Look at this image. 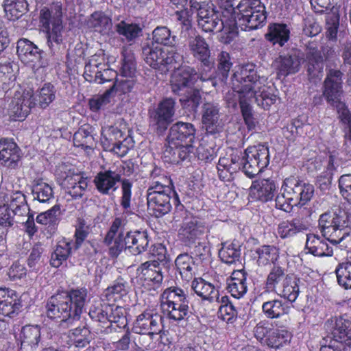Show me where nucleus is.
<instances>
[{
	"label": "nucleus",
	"instance_id": "22",
	"mask_svg": "<svg viewBox=\"0 0 351 351\" xmlns=\"http://www.w3.org/2000/svg\"><path fill=\"white\" fill-rule=\"evenodd\" d=\"M195 132V128L192 123L178 121L170 128L168 145L171 147H175L180 143H193Z\"/></svg>",
	"mask_w": 351,
	"mask_h": 351
},
{
	"label": "nucleus",
	"instance_id": "19",
	"mask_svg": "<svg viewBox=\"0 0 351 351\" xmlns=\"http://www.w3.org/2000/svg\"><path fill=\"white\" fill-rule=\"evenodd\" d=\"M16 51L21 61L30 64L33 69L38 70L47 64L42 60L43 51L27 39H20L17 42Z\"/></svg>",
	"mask_w": 351,
	"mask_h": 351
},
{
	"label": "nucleus",
	"instance_id": "64",
	"mask_svg": "<svg viewBox=\"0 0 351 351\" xmlns=\"http://www.w3.org/2000/svg\"><path fill=\"white\" fill-rule=\"evenodd\" d=\"M123 133L117 127L105 126L101 130V142L104 146L110 147L122 137Z\"/></svg>",
	"mask_w": 351,
	"mask_h": 351
},
{
	"label": "nucleus",
	"instance_id": "47",
	"mask_svg": "<svg viewBox=\"0 0 351 351\" xmlns=\"http://www.w3.org/2000/svg\"><path fill=\"white\" fill-rule=\"evenodd\" d=\"M175 264L182 278L189 282L194 274V262L193 258L187 254H180L175 261Z\"/></svg>",
	"mask_w": 351,
	"mask_h": 351
},
{
	"label": "nucleus",
	"instance_id": "45",
	"mask_svg": "<svg viewBox=\"0 0 351 351\" xmlns=\"http://www.w3.org/2000/svg\"><path fill=\"white\" fill-rule=\"evenodd\" d=\"M128 293V284L123 278L116 280L113 284L104 290L101 295L103 300L116 302Z\"/></svg>",
	"mask_w": 351,
	"mask_h": 351
},
{
	"label": "nucleus",
	"instance_id": "4",
	"mask_svg": "<svg viewBox=\"0 0 351 351\" xmlns=\"http://www.w3.org/2000/svg\"><path fill=\"white\" fill-rule=\"evenodd\" d=\"M86 296L87 290L84 288L71 289L66 294L51 296L46 305L47 317L60 319L62 326L72 325L80 319Z\"/></svg>",
	"mask_w": 351,
	"mask_h": 351
},
{
	"label": "nucleus",
	"instance_id": "30",
	"mask_svg": "<svg viewBox=\"0 0 351 351\" xmlns=\"http://www.w3.org/2000/svg\"><path fill=\"white\" fill-rule=\"evenodd\" d=\"M276 189V184L272 180L255 181L250 187V195L253 199L267 202L273 198Z\"/></svg>",
	"mask_w": 351,
	"mask_h": 351
},
{
	"label": "nucleus",
	"instance_id": "53",
	"mask_svg": "<svg viewBox=\"0 0 351 351\" xmlns=\"http://www.w3.org/2000/svg\"><path fill=\"white\" fill-rule=\"evenodd\" d=\"M69 344L76 348H84L91 339L90 332L86 327L76 328L70 330L68 335Z\"/></svg>",
	"mask_w": 351,
	"mask_h": 351
},
{
	"label": "nucleus",
	"instance_id": "58",
	"mask_svg": "<svg viewBox=\"0 0 351 351\" xmlns=\"http://www.w3.org/2000/svg\"><path fill=\"white\" fill-rule=\"evenodd\" d=\"M336 108L338 118L343 125L345 138L351 141V112L346 104L342 102L333 106Z\"/></svg>",
	"mask_w": 351,
	"mask_h": 351
},
{
	"label": "nucleus",
	"instance_id": "62",
	"mask_svg": "<svg viewBox=\"0 0 351 351\" xmlns=\"http://www.w3.org/2000/svg\"><path fill=\"white\" fill-rule=\"evenodd\" d=\"M109 308L110 304L102 303L101 301L96 302L90 307L89 315L93 320L104 323L108 321Z\"/></svg>",
	"mask_w": 351,
	"mask_h": 351
},
{
	"label": "nucleus",
	"instance_id": "60",
	"mask_svg": "<svg viewBox=\"0 0 351 351\" xmlns=\"http://www.w3.org/2000/svg\"><path fill=\"white\" fill-rule=\"evenodd\" d=\"M56 90L50 84H45L36 95V100L42 108H47L55 99ZM35 100V98H34Z\"/></svg>",
	"mask_w": 351,
	"mask_h": 351
},
{
	"label": "nucleus",
	"instance_id": "41",
	"mask_svg": "<svg viewBox=\"0 0 351 351\" xmlns=\"http://www.w3.org/2000/svg\"><path fill=\"white\" fill-rule=\"evenodd\" d=\"M300 280L293 276H289L285 278L282 285L276 292L280 296L287 299L291 302L296 300L299 295V283Z\"/></svg>",
	"mask_w": 351,
	"mask_h": 351
},
{
	"label": "nucleus",
	"instance_id": "35",
	"mask_svg": "<svg viewBox=\"0 0 351 351\" xmlns=\"http://www.w3.org/2000/svg\"><path fill=\"white\" fill-rule=\"evenodd\" d=\"M202 123L207 132L215 133L219 127V108L216 104L206 102L203 105Z\"/></svg>",
	"mask_w": 351,
	"mask_h": 351
},
{
	"label": "nucleus",
	"instance_id": "43",
	"mask_svg": "<svg viewBox=\"0 0 351 351\" xmlns=\"http://www.w3.org/2000/svg\"><path fill=\"white\" fill-rule=\"evenodd\" d=\"M290 306L281 300L275 299L265 302L262 305V310L267 318H278L289 314Z\"/></svg>",
	"mask_w": 351,
	"mask_h": 351
},
{
	"label": "nucleus",
	"instance_id": "27",
	"mask_svg": "<svg viewBox=\"0 0 351 351\" xmlns=\"http://www.w3.org/2000/svg\"><path fill=\"white\" fill-rule=\"evenodd\" d=\"M187 46L190 53L204 65L209 66L210 51L206 40L199 35L191 36L187 40Z\"/></svg>",
	"mask_w": 351,
	"mask_h": 351
},
{
	"label": "nucleus",
	"instance_id": "10",
	"mask_svg": "<svg viewBox=\"0 0 351 351\" xmlns=\"http://www.w3.org/2000/svg\"><path fill=\"white\" fill-rule=\"evenodd\" d=\"M256 339L264 346L278 350L288 345L291 340L292 334L286 328H274L266 321L260 322L254 329Z\"/></svg>",
	"mask_w": 351,
	"mask_h": 351
},
{
	"label": "nucleus",
	"instance_id": "56",
	"mask_svg": "<svg viewBox=\"0 0 351 351\" xmlns=\"http://www.w3.org/2000/svg\"><path fill=\"white\" fill-rule=\"evenodd\" d=\"M289 276L285 274L281 267L274 266L268 274L266 286L268 289L277 292L280 287L282 285L285 278Z\"/></svg>",
	"mask_w": 351,
	"mask_h": 351
},
{
	"label": "nucleus",
	"instance_id": "2",
	"mask_svg": "<svg viewBox=\"0 0 351 351\" xmlns=\"http://www.w3.org/2000/svg\"><path fill=\"white\" fill-rule=\"evenodd\" d=\"M228 158H220L217 165L219 171L226 170L231 174L242 170L249 178H253L262 172L269 163V152L267 146L257 145L248 147L243 152L233 151Z\"/></svg>",
	"mask_w": 351,
	"mask_h": 351
},
{
	"label": "nucleus",
	"instance_id": "44",
	"mask_svg": "<svg viewBox=\"0 0 351 351\" xmlns=\"http://www.w3.org/2000/svg\"><path fill=\"white\" fill-rule=\"evenodd\" d=\"M21 346L35 348L40 341V328L38 325H25L20 333Z\"/></svg>",
	"mask_w": 351,
	"mask_h": 351
},
{
	"label": "nucleus",
	"instance_id": "54",
	"mask_svg": "<svg viewBox=\"0 0 351 351\" xmlns=\"http://www.w3.org/2000/svg\"><path fill=\"white\" fill-rule=\"evenodd\" d=\"M153 42L165 46H173L176 36L171 34V30L166 26H158L152 32Z\"/></svg>",
	"mask_w": 351,
	"mask_h": 351
},
{
	"label": "nucleus",
	"instance_id": "49",
	"mask_svg": "<svg viewBox=\"0 0 351 351\" xmlns=\"http://www.w3.org/2000/svg\"><path fill=\"white\" fill-rule=\"evenodd\" d=\"M61 210L59 205H54L45 212L40 213L36 218L38 223L54 229L60 221Z\"/></svg>",
	"mask_w": 351,
	"mask_h": 351
},
{
	"label": "nucleus",
	"instance_id": "11",
	"mask_svg": "<svg viewBox=\"0 0 351 351\" xmlns=\"http://www.w3.org/2000/svg\"><path fill=\"white\" fill-rule=\"evenodd\" d=\"M143 55L144 60L147 64L162 72L167 71L169 66L177 62V59L180 56L174 50H169L154 45V43L143 47Z\"/></svg>",
	"mask_w": 351,
	"mask_h": 351
},
{
	"label": "nucleus",
	"instance_id": "20",
	"mask_svg": "<svg viewBox=\"0 0 351 351\" xmlns=\"http://www.w3.org/2000/svg\"><path fill=\"white\" fill-rule=\"evenodd\" d=\"M0 204H5L18 216H25L29 213L25 195L21 191H10L3 184L0 186Z\"/></svg>",
	"mask_w": 351,
	"mask_h": 351
},
{
	"label": "nucleus",
	"instance_id": "28",
	"mask_svg": "<svg viewBox=\"0 0 351 351\" xmlns=\"http://www.w3.org/2000/svg\"><path fill=\"white\" fill-rule=\"evenodd\" d=\"M206 230L205 226L195 217L185 219L179 230V237L184 242H193Z\"/></svg>",
	"mask_w": 351,
	"mask_h": 351
},
{
	"label": "nucleus",
	"instance_id": "5",
	"mask_svg": "<svg viewBox=\"0 0 351 351\" xmlns=\"http://www.w3.org/2000/svg\"><path fill=\"white\" fill-rule=\"evenodd\" d=\"M124 221L116 218L108 232L104 242L108 246L109 253L117 257L123 249H128L134 254H139L144 252L148 246L149 241L145 232H127L124 234Z\"/></svg>",
	"mask_w": 351,
	"mask_h": 351
},
{
	"label": "nucleus",
	"instance_id": "39",
	"mask_svg": "<svg viewBox=\"0 0 351 351\" xmlns=\"http://www.w3.org/2000/svg\"><path fill=\"white\" fill-rule=\"evenodd\" d=\"M192 288L195 293L204 300H208L212 303L217 298L218 289L213 284L202 278L194 280L192 282Z\"/></svg>",
	"mask_w": 351,
	"mask_h": 351
},
{
	"label": "nucleus",
	"instance_id": "21",
	"mask_svg": "<svg viewBox=\"0 0 351 351\" xmlns=\"http://www.w3.org/2000/svg\"><path fill=\"white\" fill-rule=\"evenodd\" d=\"M161 319V316L158 313L146 310L136 317L133 330L138 334H158L160 332Z\"/></svg>",
	"mask_w": 351,
	"mask_h": 351
},
{
	"label": "nucleus",
	"instance_id": "55",
	"mask_svg": "<svg viewBox=\"0 0 351 351\" xmlns=\"http://www.w3.org/2000/svg\"><path fill=\"white\" fill-rule=\"evenodd\" d=\"M25 0H4V10L10 20L19 19L27 9Z\"/></svg>",
	"mask_w": 351,
	"mask_h": 351
},
{
	"label": "nucleus",
	"instance_id": "40",
	"mask_svg": "<svg viewBox=\"0 0 351 351\" xmlns=\"http://www.w3.org/2000/svg\"><path fill=\"white\" fill-rule=\"evenodd\" d=\"M158 171H160V169H154L152 173L153 181L151 186L147 189V195H151L155 193L165 194V192L166 195H171L173 190L171 180L165 176L157 178L156 176L158 175Z\"/></svg>",
	"mask_w": 351,
	"mask_h": 351
},
{
	"label": "nucleus",
	"instance_id": "29",
	"mask_svg": "<svg viewBox=\"0 0 351 351\" xmlns=\"http://www.w3.org/2000/svg\"><path fill=\"white\" fill-rule=\"evenodd\" d=\"M21 306L19 298L15 291L0 288V313L12 317Z\"/></svg>",
	"mask_w": 351,
	"mask_h": 351
},
{
	"label": "nucleus",
	"instance_id": "57",
	"mask_svg": "<svg viewBox=\"0 0 351 351\" xmlns=\"http://www.w3.org/2000/svg\"><path fill=\"white\" fill-rule=\"evenodd\" d=\"M116 30L119 34L125 37L128 41H132L141 35L142 28L136 23L121 21L116 25Z\"/></svg>",
	"mask_w": 351,
	"mask_h": 351
},
{
	"label": "nucleus",
	"instance_id": "63",
	"mask_svg": "<svg viewBox=\"0 0 351 351\" xmlns=\"http://www.w3.org/2000/svg\"><path fill=\"white\" fill-rule=\"evenodd\" d=\"M16 72L10 63L0 65V83L4 89L14 84Z\"/></svg>",
	"mask_w": 351,
	"mask_h": 351
},
{
	"label": "nucleus",
	"instance_id": "8",
	"mask_svg": "<svg viewBox=\"0 0 351 351\" xmlns=\"http://www.w3.org/2000/svg\"><path fill=\"white\" fill-rule=\"evenodd\" d=\"M62 16V6L59 3L53 4L50 9L43 8L40 12V21L46 32L47 44L51 51L63 41Z\"/></svg>",
	"mask_w": 351,
	"mask_h": 351
},
{
	"label": "nucleus",
	"instance_id": "13",
	"mask_svg": "<svg viewBox=\"0 0 351 351\" xmlns=\"http://www.w3.org/2000/svg\"><path fill=\"white\" fill-rule=\"evenodd\" d=\"M287 194L295 206H304L313 197L315 189L313 184L302 181L294 177H289L284 180Z\"/></svg>",
	"mask_w": 351,
	"mask_h": 351
},
{
	"label": "nucleus",
	"instance_id": "42",
	"mask_svg": "<svg viewBox=\"0 0 351 351\" xmlns=\"http://www.w3.org/2000/svg\"><path fill=\"white\" fill-rule=\"evenodd\" d=\"M255 258L258 266L274 264L279 258V250L274 245H265L255 250Z\"/></svg>",
	"mask_w": 351,
	"mask_h": 351
},
{
	"label": "nucleus",
	"instance_id": "17",
	"mask_svg": "<svg viewBox=\"0 0 351 351\" xmlns=\"http://www.w3.org/2000/svg\"><path fill=\"white\" fill-rule=\"evenodd\" d=\"M36 105L32 92L16 91L8 106V114L12 120H23Z\"/></svg>",
	"mask_w": 351,
	"mask_h": 351
},
{
	"label": "nucleus",
	"instance_id": "31",
	"mask_svg": "<svg viewBox=\"0 0 351 351\" xmlns=\"http://www.w3.org/2000/svg\"><path fill=\"white\" fill-rule=\"evenodd\" d=\"M20 159L19 149L11 139L0 140V161L9 167L14 168Z\"/></svg>",
	"mask_w": 351,
	"mask_h": 351
},
{
	"label": "nucleus",
	"instance_id": "26",
	"mask_svg": "<svg viewBox=\"0 0 351 351\" xmlns=\"http://www.w3.org/2000/svg\"><path fill=\"white\" fill-rule=\"evenodd\" d=\"M89 180L80 173H69L62 181V185L73 198L82 197L87 191Z\"/></svg>",
	"mask_w": 351,
	"mask_h": 351
},
{
	"label": "nucleus",
	"instance_id": "9",
	"mask_svg": "<svg viewBox=\"0 0 351 351\" xmlns=\"http://www.w3.org/2000/svg\"><path fill=\"white\" fill-rule=\"evenodd\" d=\"M236 27L246 30L261 27L266 21L265 7L260 0H241L235 11Z\"/></svg>",
	"mask_w": 351,
	"mask_h": 351
},
{
	"label": "nucleus",
	"instance_id": "37",
	"mask_svg": "<svg viewBox=\"0 0 351 351\" xmlns=\"http://www.w3.org/2000/svg\"><path fill=\"white\" fill-rule=\"evenodd\" d=\"M93 128L90 125H84L73 135V144L75 147H82L88 152L95 145Z\"/></svg>",
	"mask_w": 351,
	"mask_h": 351
},
{
	"label": "nucleus",
	"instance_id": "6",
	"mask_svg": "<svg viewBox=\"0 0 351 351\" xmlns=\"http://www.w3.org/2000/svg\"><path fill=\"white\" fill-rule=\"evenodd\" d=\"M318 228L325 239L337 248L346 250L351 244L350 219L345 210L322 214Z\"/></svg>",
	"mask_w": 351,
	"mask_h": 351
},
{
	"label": "nucleus",
	"instance_id": "50",
	"mask_svg": "<svg viewBox=\"0 0 351 351\" xmlns=\"http://www.w3.org/2000/svg\"><path fill=\"white\" fill-rule=\"evenodd\" d=\"M32 195L34 199L40 203H48L53 198V188L43 180H35L32 187Z\"/></svg>",
	"mask_w": 351,
	"mask_h": 351
},
{
	"label": "nucleus",
	"instance_id": "3",
	"mask_svg": "<svg viewBox=\"0 0 351 351\" xmlns=\"http://www.w3.org/2000/svg\"><path fill=\"white\" fill-rule=\"evenodd\" d=\"M190 4L197 11L198 25L203 31L220 32V40L225 44L230 43L237 37L236 20L229 10H223L220 15L210 2L191 1Z\"/></svg>",
	"mask_w": 351,
	"mask_h": 351
},
{
	"label": "nucleus",
	"instance_id": "34",
	"mask_svg": "<svg viewBox=\"0 0 351 351\" xmlns=\"http://www.w3.org/2000/svg\"><path fill=\"white\" fill-rule=\"evenodd\" d=\"M306 248L308 252L317 256H330L332 255V247L319 236L310 234L306 235Z\"/></svg>",
	"mask_w": 351,
	"mask_h": 351
},
{
	"label": "nucleus",
	"instance_id": "32",
	"mask_svg": "<svg viewBox=\"0 0 351 351\" xmlns=\"http://www.w3.org/2000/svg\"><path fill=\"white\" fill-rule=\"evenodd\" d=\"M171 195L153 194L147 195L148 209L156 217H160L168 213L171 209Z\"/></svg>",
	"mask_w": 351,
	"mask_h": 351
},
{
	"label": "nucleus",
	"instance_id": "15",
	"mask_svg": "<svg viewBox=\"0 0 351 351\" xmlns=\"http://www.w3.org/2000/svg\"><path fill=\"white\" fill-rule=\"evenodd\" d=\"M137 274L143 280V286L149 291L160 288L163 274L158 261H149L142 263L137 269Z\"/></svg>",
	"mask_w": 351,
	"mask_h": 351
},
{
	"label": "nucleus",
	"instance_id": "59",
	"mask_svg": "<svg viewBox=\"0 0 351 351\" xmlns=\"http://www.w3.org/2000/svg\"><path fill=\"white\" fill-rule=\"evenodd\" d=\"M335 273L339 285L346 289H351V261L339 264Z\"/></svg>",
	"mask_w": 351,
	"mask_h": 351
},
{
	"label": "nucleus",
	"instance_id": "36",
	"mask_svg": "<svg viewBox=\"0 0 351 351\" xmlns=\"http://www.w3.org/2000/svg\"><path fill=\"white\" fill-rule=\"evenodd\" d=\"M306 61L309 77L320 79L324 69V60L321 52L316 49H309L306 54Z\"/></svg>",
	"mask_w": 351,
	"mask_h": 351
},
{
	"label": "nucleus",
	"instance_id": "14",
	"mask_svg": "<svg viewBox=\"0 0 351 351\" xmlns=\"http://www.w3.org/2000/svg\"><path fill=\"white\" fill-rule=\"evenodd\" d=\"M331 331L332 341L341 343L345 351H351V322L342 317H332L325 324Z\"/></svg>",
	"mask_w": 351,
	"mask_h": 351
},
{
	"label": "nucleus",
	"instance_id": "51",
	"mask_svg": "<svg viewBox=\"0 0 351 351\" xmlns=\"http://www.w3.org/2000/svg\"><path fill=\"white\" fill-rule=\"evenodd\" d=\"M71 243L65 239L58 241L54 252L51 256L50 262L53 267H59L67 259L71 253Z\"/></svg>",
	"mask_w": 351,
	"mask_h": 351
},
{
	"label": "nucleus",
	"instance_id": "38",
	"mask_svg": "<svg viewBox=\"0 0 351 351\" xmlns=\"http://www.w3.org/2000/svg\"><path fill=\"white\" fill-rule=\"evenodd\" d=\"M307 229L306 226L299 219L281 221L277 228V234L281 239H288L304 232Z\"/></svg>",
	"mask_w": 351,
	"mask_h": 351
},
{
	"label": "nucleus",
	"instance_id": "18",
	"mask_svg": "<svg viewBox=\"0 0 351 351\" xmlns=\"http://www.w3.org/2000/svg\"><path fill=\"white\" fill-rule=\"evenodd\" d=\"M193 143H180L175 147H171L168 145L165 150V154L171 155V160L173 162H178L186 159H191L193 157H197L201 160H208L211 155L208 150L203 146H199L195 152V148L192 145Z\"/></svg>",
	"mask_w": 351,
	"mask_h": 351
},
{
	"label": "nucleus",
	"instance_id": "1",
	"mask_svg": "<svg viewBox=\"0 0 351 351\" xmlns=\"http://www.w3.org/2000/svg\"><path fill=\"white\" fill-rule=\"evenodd\" d=\"M232 88L239 94L240 108L247 127L255 126L252 117L251 102L253 99L258 106L266 109L276 101V96L265 85L266 79L258 77L255 65L246 64L241 66L232 76Z\"/></svg>",
	"mask_w": 351,
	"mask_h": 351
},
{
	"label": "nucleus",
	"instance_id": "25",
	"mask_svg": "<svg viewBox=\"0 0 351 351\" xmlns=\"http://www.w3.org/2000/svg\"><path fill=\"white\" fill-rule=\"evenodd\" d=\"M121 178L120 171L110 169L97 173L95 177L94 183L99 193L110 195L117 189V183L120 182Z\"/></svg>",
	"mask_w": 351,
	"mask_h": 351
},
{
	"label": "nucleus",
	"instance_id": "52",
	"mask_svg": "<svg viewBox=\"0 0 351 351\" xmlns=\"http://www.w3.org/2000/svg\"><path fill=\"white\" fill-rule=\"evenodd\" d=\"M266 38L273 44H279L282 46L289 38V29L286 25L274 24L269 28Z\"/></svg>",
	"mask_w": 351,
	"mask_h": 351
},
{
	"label": "nucleus",
	"instance_id": "23",
	"mask_svg": "<svg viewBox=\"0 0 351 351\" xmlns=\"http://www.w3.org/2000/svg\"><path fill=\"white\" fill-rule=\"evenodd\" d=\"M304 62V57L300 53H294L290 55L280 56L273 62V66L277 71L278 78L285 77L289 75L298 73Z\"/></svg>",
	"mask_w": 351,
	"mask_h": 351
},
{
	"label": "nucleus",
	"instance_id": "46",
	"mask_svg": "<svg viewBox=\"0 0 351 351\" xmlns=\"http://www.w3.org/2000/svg\"><path fill=\"white\" fill-rule=\"evenodd\" d=\"M241 246L238 242H226L219 252L221 260L226 264H232L239 260Z\"/></svg>",
	"mask_w": 351,
	"mask_h": 351
},
{
	"label": "nucleus",
	"instance_id": "24",
	"mask_svg": "<svg viewBox=\"0 0 351 351\" xmlns=\"http://www.w3.org/2000/svg\"><path fill=\"white\" fill-rule=\"evenodd\" d=\"M195 70L188 66L176 69L171 75V85L172 91L179 93L185 88H189L197 79Z\"/></svg>",
	"mask_w": 351,
	"mask_h": 351
},
{
	"label": "nucleus",
	"instance_id": "7",
	"mask_svg": "<svg viewBox=\"0 0 351 351\" xmlns=\"http://www.w3.org/2000/svg\"><path fill=\"white\" fill-rule=\"evenodd\" d=\"M160 306L170 320L180 322L189 317V300L185 291L179 287L166 289L160 295Z\"/></svg>",
	"mask_w": 351,
	"mask_h": 351
},
{
	"label": "nucleus",
	"instance_id": "48",
	"mask_svg": "<svg viewBox=\"0 0 351 351\" xmlns=\"http://www.w3.org/2000/svg\"><path fill=\"white\" fill-rule=\"evenodd\" d=\"M88 26L95 32L106 34L111 29L112 21L104 12H95L90 16L88 21Z\"/></svg>",
	"mask_w": 351,
	"mask_h": 351
},
{
	"label": "nucleus",
	"instance_id": "33",
	"mask_svg": "<svg viewBox=\"0 0 351 351\" xmlns=\"http://www.w3.org/2000/svg\"><path fill=\"white\" fill-rule=\"evenodd\" d=\"M227 289L232 296L239 299L247 291V274L243 270H236L228 280Z\"/></svg>",
	"mask_w": 351,
	"mask_h": 351
},
{
	"label": "nucleus",
	"instance_id": "12",
	"mask_svg": "<svg viewBox=\"0 0 351 351\" xmlns=\"http://www.w3.org/2000/svg\"><path fill=\"white\" fill-rule=\"evenodd\" d=\"M343 73L338 69H329L326 73L324 81L322 94L327 103L334 106L343 102L342 97L343 90Z\"/></svg>",
	"mask_w": 351,
	"mask_h": 351
},
{
	"label": "nucleus",
	"instance_id": "61",
	"mask_svg": "<svg viewBox=\"0 0 351 351\" xmlns=\"http://www.w3.org/2000/svg\"><path fill=\"white\" fill-rule=\"evenodd\" d=\"M326 21V37L330 40H334L337 38L339 25V16L337 9H333L327 14Z\"/></svg>",
	"mask_w": 351,
	"mask_h": 351
},
{
	"label": "nucleus",
	"instance_id": "16",
	"mask_svg": "<svg viewBox=\"0 0 351 351\" xmlns=\"http://www.w3.org/2000/svg\"><path fill=\"white\" fill-rule=\"evenodd\" d=\"M176 101L165 98L160 101L151 114L153 124L158 133H162L173 121L176 113Z\"/></svg>",
	"mask_w": 351,
	"mask_h": 351
}]
</instances>
